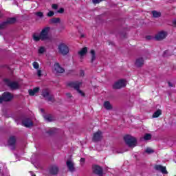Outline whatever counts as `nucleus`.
Instances as JSON below:
<instances>
[{
  "mask_svg": "<svg viewBox=\"0 0 176 176\" xmlns=\"http://www.w3.org/2000/svg\"><path fill=\"white\" fill-rule=\"evenodd\" d=\"M85 158H81L80 159V163H85Z\"/></svg>",
  "mask_w": 176,
  "mask_h": 176,
  "instance_id": "79ce46f5",
  "label": "nucleus"
},
{
  "mask_svg": "<svg viewBox=\"0 0 176 176\" xmlns=\"http://www.w3.org/2000/svg\"><path fill=\"white\" fill-rule=\"evenodd\" d=\"M66 164L69 171H71L72 173L75 171V167L74 166V162L71 160H67V162H66Z\"/></svg>",
  "mask_w": 176,
  "mask_h": 176,
  "instance_id": "f3484780",
  "label": "nucleus"
},
{
  "mask_svg": "<svg viewBox=\"0 0 176 176\" xmlns=\"http://www.w3.org/2000/svg\"><path fill=\"white\" fill-rule=\"evenodd\" d=\"M127 85L126 80H119L117 82L114 83L113 85V89H122V87H126V85Z\"/></svg>",
  "mask_w": 176,
  "mask_h": 176,
  "instance_id": "6e6552de",
  "label": "nucleus"
},
{
  "mask_svg": "<svg viewBox=\"0 0 176 176\" xmlns=\"http://www.w3.org/2000/svg\"><path fill=\"white\" fill-rule=\"evenodd\" d=\"M52 23H54V24H57V23H60V18H54L52 19Z\"/></svg>",
  "mask_w": 176,
  "mask_h": 176,
  "instance_id": "c756f323",
  "label": "nucleus"
},
{
  "mask_svg": "<svg viewBox=\"0 0 176 176\" xmlns=\"http://www.w3.org/2000/svg\"><path fill=\"white\" fill-rule=\"evenodd\" d=\"M13 98V95L9 92H4L2 96H0V104H2L3 101H10Z\"/></svg>",
  "mask_w": 176,
  "mask_h": 176,
  "instance_id": "423d86ee",
  "label": "nucleus"
},
{
  "mask_svg": "<svg viewBox=\"0 0 176 176\" xmlns=\"http://www.w3.org/2000/svg\"><path fill=\"white\" fill-rule=\"evenodd\" d=\"M32 176H35V175H32V172H30Z\"/></svg>",
  "mask_w": 176,
  "mask_h": 176,
  "instance_id": "a18cd8bd",
  "label": "nucleus"
},
{
  "mask_svg": "<svg viewBox=\"0 0 176 176\" xmlns=\"http://www.w3.org/2000/svg\"><path fill=\"white\" fill-rule=\"evenodd\" d=\"M68 85L70 86V87H73L74 89H75V90H76L78 93H79V94L82 96V97H85V93H83V91L79 89L80 86H82V82H69Z\"/></svg>",
  "mask_w": 176,
  "mask_h": 176,
  "instance_id": "7ed1b4c3",
  "label": "nucleus"
},
{
  "mask_svg": "<svg viewBox=\"0 0 176 176\" xmlns=\"http://www.w3.org/2000/svg\"><path fill=\"white\" fill-rule=\"evenodd\" d=\"M4 81L6 85H7V86H8V87L12 90H16V89H19L20 87V85L17 82H12L9 79H5Z\"/></svg>",
  "mask_w": 176,
  "mask_h": 176,
  "instance_id": "39448f33",
  "label": "nucleus"
},
{
  "mask_svg": "<svg viewBox=\"0 0 176 176\" xmlns=\"http://www.w3.org/2000/svg\"><path fill=\"white\" fill-rule=\"evenodd\" d=\"M44 119L47 122H52L53 116H52V115H45V116H44Z\"/></svg>",
  "mask_w": 176,
  "mask_h": 176,
  "instance_id": "a878e982",
  "label": "nucleus"
},
{
  "mask_svg": "<svg viewBox=\"0 0 176 176\" xmlns=\"http://www.w3.org/2000/svg\"><path fill=\"white\" fill-rule=\"evenodd\" d=\"M80 76H85V72L83 70L80 71Z\"/></svg>",
  "mask_w": 176,
  "mask_h": 176,
  "instance_id": "4c0bfd02",
  "label": "nucleus"
},
{
  "mask_svg": "<svg viewBox=\"0 0 176 176\" xmlns=\"http://www.w3.org/2000/svg\"><path fill=\"white\" fill-rule=\"evenodd\" d=\"M94 174L96 175L102 176V168L98 165H94L92 167Z\"/></svg>",
  "mask_w": 176,
  "mask_h": 176,
  "instance_id": "9d476101",
  "label": "nucleus"
},
{
  "mask_svg": "<svg viewBox=\"0 0 176 176\" xmlns=\"http://www.w3.org/2000/svg\"><path fill=\"white\" fill-rule=\"evenodd\" d=\"M16 18H8L6 22H7V24H14Z\"/></svg>",
  "mask_w": 176,
  "mask_h": 176,
  "instance_id": "bb28decb",
  "label": "nucleus"
},
{
  "mask_svg": "<svg viewBox=\"0 0 176 176\" xmlns=\"http://www.w3.org/2000/svg\"><path fill=\"white\" fill-rule=\"evenodd\" d=\"M58 50L63 56H67L69 53V48L64 43H61L58 45Z\"/></svg>",
  "mask_w": 176,
  "mask_h": 176,
  "instance_id": "f03ea898",
  "label": "nucleus"
},
{
  "mask_svg": "<svg viewBox=\"0 0 176 176\" xmlns=\"http://www.w3.org/2000/svg\"><path fill=\"white\" fill-rule=\"evenodd\" d=\"M36 16H37L38 17H43V12H38L36 13Z\"/></svg>",
  "mask_w": 176,
  "mask_h": 176,
  "instance_id": "72a5a7b5",
  "label": "nucleus"
},
{
  "mask_svg": "<svg viewBox=\"0 0 176 176\" xmlns=\"http://www.w3.org/2000/svg\"><path fill=\"white\" fill-rule=\"evenodd\" d=\"M47 16L48 17H53V16H54V12L53 11H50L47 14Z\"/></svg>",
  "mask_w": 176,
  "mask_h": 176,
  "instance_id": "473e14b6",
  "label": "nucleus"
},
{
  "mask_svg": "<svg viewBox=\"0 0 176 176\" xmlns=\"http://www.w3.org/2000/svg\"><path fill=\"white\" fill-rule=\"evenodd\" d=\"M67 96L70 98L71 97V94H67Z\"/></svg>",
  "mask_w": 176,
  "mask_h": 176,
  "instance_id": "c03bdc74",
  "label": "nucleus"
},
{
  "mask_svg": "<svg viewBox=\"0 0 176 176\" xmlns=\"http://www.w3.org/2000/svg\"><path fill=\"white\" fill-rule=\"evenodd\" d=\"M146 38V39H152V37L151 36H147Z\"/></svg>",
  "mask_w": 176,
  "mask_h": 176,
  "instance_id": "37998d69",
  "label": "nucleus"
},
{
  "mask_svg": "<svg viewBox=\"0 0 176 176\" xmlns=\"http://www.w3.org/2000/svg\"><path fill=\"white\" fill-rule=\"evenodd\" d=\"M50 30V28L47 27L42 30L41 32L40 33L41 40V41H46L49 39V31Z\"/></svg>",
  "mask_w": 176,
  "mask_h": 176,
  "instance_id": "20e7f679",
  "label": "nucleus"
},
{
  "mask_svg": "<svg viewBox=\"0 0 176 176\" xmlns=\"http://www.w3.org/2000/svg\"><path fill=\"white\" fill-rule=\"evenodd\" d=\"M58 13H64V8H60L58 11Z\"/></svg>",
  "mask_w": 176,
  "mask_h": 176,
  "instance_id": "58836bf2",
  "label": "nucleus"
},
{
  "mask_svg": "<svg viewBox=\"0 0 176 176\" xmlns=\"http://www.w3.org/2000/svg\"><path fill=\"white\" fill-rule=\"evenodd\" d=\"M39 91V87H36L32 89H29L28 93L30 96H35L36 93Z\"/></svg>",
  "mask_w": 176,
  "mask_h": 176,
  "instance_id": "aec40b11",
  "label": "nucleus"
},
{
  "mask_svg": "<svg viewBox=\"0 0 176 176\" xmlns=\"http://www.w3.org/2000/svg\"><path fill=\"white\" fill-rule=\"evenodd\" d=\"M33 67L34 68V69H39V63H38V62H34Z\"/></svg>",
  "mask_w": 176,
  "mask_h": 176,
  "instance_id": "7c9ffc66",
  "label": "nucleus"
},
{
  "mask_svg": "<svg viewBox=\"0 0 176 176\" xmlns=\"http://www.w3.org/2000/svg\"><path fill=\"white\" fill-rule=\"evenodd\" d=\"M33 40L35 41V42H38L39 41H41V34H38L36 33L34 34L33 36Z\"/></svg>",
  "mask_w": 176,
  "mask_h": 176,
  "instance_id": "5701e85b",
  "label": "nucleus"
},
{
  "mask_svg": "<svg viewBox=\"0 0 176 176\" xmlns=\"http://www.w3.org/2000/svg\"><path fill=\"white\" fill-rule=\"evenodd\" d=\"M37 76H38V78H41V76H42V70L41 69L37 70Z\"/></svg>",
  "mask_w": 176,
  "mask_h": 176,
  "instance_id": "c9c22d12",
  "label": "nucleus"
},
{
  "mask_svg": "<svg viewBox=\"0 0 176 176\" xmlns=\"http://www.w3.org/2000/svg\"><path fill=\"white\" fill-rule=\"evenodd\" d=\"M162 115V110L158 109L153 114V118H159Z\"/></svg>",
  "mask_w": 176,
  "mask_h": 176,
  "instance_id": "b1692460",
  "label": "nucleus"
},
{
  "mask_svg": "<svg viewBox=\"0 0 176 176\" xmlns=\"http://www.w3.org/2000/svg\"><path fill=\"white\" fill-rule=\"evenodd\" d=\"M146 153H153V151L151 148H147L145 151Z\"/></svg>",
  "mask_w": 176,
  "mask_h": 176,
  "instance_id": "f704fd0d",
  "label": "nucleus"
},
{
  "mask_svg": "<svg viewBox=\"0 0 176 176\" xmlns=\"http://www.w3.org/2000/svg\"><path fill=\"white\" fill-rule=\"evenodd\" d=\"M90 55H91V63H94V61L96 58V51H94V50H91Z\"/></svg>",
  "mask_w": 176,
  "mask_h": 176,
  "instance_id": "412c9836",
  "label": "nucleus"
},
{
  "mask_svg": "<svg viewBox=\"0 0 176 176\" xmlns=\"http://www.w3.org/2000/svg\"><path fill=\"white\" fill-rule=\"evenodd\" d=\"M42 96L47 101H50L51 102L54 101V96L49 94V89H43L42 91Z\"/></svg>",
  "mask_w": 176,
  "mask_h": 176,
  "instance_id": "0eeeda50",
  "label": "nucleus"
},
{
  "mask_svg": "<svg viewBox=\"0 0 176 176\" xmlns=\"http://www.w3.org/2000/svg\"><path fill=\"white\" fill-rule=\"evenodd\" d=\"M53 130H54V128L51 129L50 131H48L49 134H53Z\"/></svg>",
  "mask_w": 176,
  "mask_h": 176,
  "instance_id": "ea45409f",
  "label": "nucleus"
},
{
  "mask_svg": "<svg viewBox=\"0 0 176 176\" xmlns=\"http://www.w3.org/2000/svg\"><path fill=\"white\" fill-rule=\"evenodd\" d=\"M45 52H46V48L45 47H40L38 48V54H43Z\"/></svg>",
  "mask_w": 176,
  "mask_h": 176,
  "instance_id": "cd10ccee",
  "label": "nucleus"
},
{
  "mask_svg": "<svg viewBox=\"0 0 176 176\" xmlns=\"http://www.w3.org/2000/svg\"><path fill=\"white\" fill-rule=\"evenodd\" d=\"M144 58H138L136 59V61L135 63V65H136V67H142V65H144Z\"/></svg>",
  "mask_w": 176,
  "mask_h": 176,
  "instance_id": "a211bd4d",
  "label": "nucleus"
},
{
  "mask_svg": "<svg viewBox=\"0 0 176 176\" xmlns=\"http://www.w3.org/2000/svg\"><path fill=\"white\" fill-rule=\"evenodd\" d=\"M155 170L157 171H160L162 174H167V169L166 166H163L162 165H157L155 166Z\"/></svg>",
  "mask_w": 176,
  "mask_h": 176,
  "instance_id": "dca6fc26",
  "label": "nucleus"
},
{
  "mask_svg": "<svg viewBox=\"0 0 176 176\" xmlns=\"http://www.w3.org/2000/svg\"><path fill=\"white\" fill-rule=\"evenodd\" d=\"M22 124L25 127H31L33 125L32 121L30 118H25L22 121Z\"/></svg>",
  "mask_w": 176,
  "mask_h": 176,
  "instance_id": "4468645a",
  "label": "nucleus"
},
{
  "mask_svg": "<svg viewBox=\"0 0 176 176\" xmlns=\"http://www.w3.org/2000/svg\"><path fill=\"white\" fill-rule=\"evenodd\" d=\"M52 9H54V10H56L57 8H58V6H57V4H52Z\"/></svg>",
  "mask_w": 176,
  "mask_h": 176,
  "instance_id": "e433bc0d",
  "label": "nucleus"
},
{
  "mask_svg": "<svg viewBox=\"0 0 176 176\" xmlns=\"http://www.w3.org/2000/svg\"><path fill=\"white\" fill-rule=\"evenodd\" d=\"M151 138H152V135L151 134L146 133L144 135V140H145V141H148V140H151Z\"/></svg>",
  "mask_w": 176,
  "mask_h": 176,
  "instance_id": "c85d7f7f",
  "label": "nucleus"
},
{
  "mask_svg": "<svg viewBox=\"0 0 176 176\" xmlns=\"http://www.w3.org/2000/svg\"><path fill=\"white\" fill-rule=\"evenodd\" d=\"M87 53V47H85L78 52V56L82 58L83 56H86Z\"/></svg>",
  "mask_w": 176,
  "mask_h": 176,
  "instance_id": "6ab92c4d",
  "label": "nucleus"
},
{
  "mask_svg": "<svg viewBox=\"0 0 176 176\" xmlns=\"http://www.w3.org/2000/svg\"><path fill=\"white\" fill-rule=\"evenodd\" d=\"M104 107L105 109H107L108 111L112 109V104H111V102H109V101L104 102Z\"/></svg>",
  "mask_w": 176,
  "mask_h": 176,
  "instance_id": "4be33fe9",
  "label": "nucleus"
},
{
  "mask_svg": "<svg viewBox=\"0 0 176 176\" xmlns=\"http://www.w3.org/2000/svg\"><path fill=\"white\" fill-rule=\"evenodd\" d=\"M167 36V32L164 31L159 32L155 36L156 41H163Z\"/></svg>",
  "mask_w": 176,
  "mask_h": 176,
  "instance_id": "1a4fd4ad",
  "label": "nucleus"
},
{
  "mask_svg": "<svg viewBox=\"0 0 176 176\" xmlns=\"http://www.w3.org/2000/svg\"><path fill=\"white\" fill-rule=\"evenodd\" d=\"M102 140V132L98 131L94 133L93 141L98 142V141H101Z\"/></svg>",
  "mask_w": 176,
  "mask_h": 176,
  "instance_id": "f8f14e48",
  "label": "nucleus"
},
{
  "mask_svg": "<svg viewBox=\"0 0 176 176\" xmlns=\"http://www.w3.org/2000/svg\"><path fill=\"white\" fill-rule=\"evenodd\" d=\"M54 71L56 74H63L65 72L64 68H63L58 63H56L54 65Z\"/></svg>",
  "mask_w": 176,
  "mask_h": 176,
  "instance_id": "9b49d317",
  "label": "nucleus"
},
{
  "mask_svg": "<svg viewBox=\"0 0 176 176\" xmlns=\"http://www.w3.org/2000/svg\"><path fill=\"white\" fill-rule=\"evenodd\" d=\"M168 85L170 87H173V84L170 82H168Z\"/></svg>",
  "mask_w": 176,
  "mask_h": 176,
  "instance_id": "a19ab883",
  "label": "nucleus"
},
{
  "mask_svg": "<svg viewBox=\"0 0 176 176\" xmlns=\"http://www.w3.org/2000/svg\"><path fill=\"white\" fill-rule=\"evenodd\" d=\"M8 24V23L6 21V22H3L2 23L1 25H0V29L1 30H3V28H5V27H6V25Z\"/></svg>",
  "mask_w": 176,
  "mask_h": 176,
  "instance_id": "2f4dec72",
  "label": "nucleus"
},
{
  "mask_svg": "<svg viewBox=\"0 0 176 176\" xmlns=\"http://www.w3.org/2000/svg\"><path fill=\"white\" fill-rule=\"evenodd\" d=\"M8 145L11 146V149H14V146H16V137L10 136L8 140Z\"/></svg>",
  "mask_w": 176,
  "mask_h": 176,
  "instance_id": "ddd939ff",
  "label": "nucleus"
},
{
  "mask_svg": "<svg viewBox=\"0 0 176 176\" xmlns=\"http://www.w3.org/2000/svg\"><path fill=\"white\" fill-rule=\"evenodd\" d=\"M124 140L126 145H128V146H130L131 148H134V146L137 145V139L130 135H125L124 137Z\"/></svg>",
  "mask_w": 176,
  "mask_h": 176,
  "instance_id": "f257e3e1",
  "label": "nucleus"
},
{
  "mask_svg": "<svg viewBox=\"0 0 176 176\" xmlns=\"http://www.w3.org/2000/svg\"><path fill=\"white\" fill-rule=\"evenodd\" d=\"M57 173H58V168L57 167V166L54 165L49 168V173L51 175H56Z\"/></svg>",
  "mask_w": 176,
  "mask_h": 176,
  "instance_id": "2eb2a0df",
  "label": "nucleus"
},
{
  "mask_svg": "<svg viewBox=\"0 0 176 176\" xmlns=\"http://www.w3.org/2000/svg\"><path fill=\"white\" fill-rule=\"evenodd\" d=\"M152 14H153V17H154L155 19H157V17H160V16H162V14L160 13V12H157V11H153Z\"/></svg>",
  "mask_w": 176,
  "mask_h": 176,
  "instance_id": "393cba45",
  "label": "nucleus"
}]
</instances>
